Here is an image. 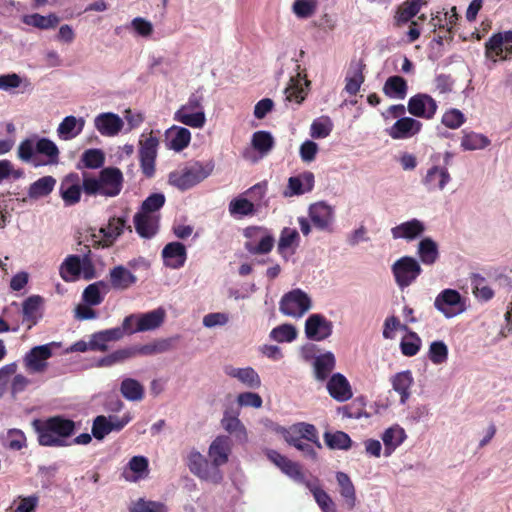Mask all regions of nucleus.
<instances>
[{
  "label": "nucleus",
  "mask_w": 512,
  "mask_h": 512,
  "mask_svg": "<svg viewBox=\"0 0 512 512\" xmlns=\"http://www.w3.org/2000/svg\"><path fill=\"white\" fill-rule=\"evenodd\" d=\"M333 129V123L329 117H321L314 120L310 127V135L314 139L326 138Z\"/></svg>",
  "instance_id": "603ef678"
},
{
  "label": "nucleus",
  "mask_w": 512,
  "mask_h": 512,
  "mask_svg": "<svg viewBox=\"0 0 512 512\" xmlns=\"http://www.w3.org/2000/svg\"><path fill=\"white\" fill-rule=\"evenodd\" d=\"M490 145V140L483 134L469 132L461 140V147L464 150L483 149Z\"/></svg>",
  "instance_id": "3c124183"
},
{
  "label": "nucleus",
  "mask_w": 512,
  "mask_h": 512,
  "mask_svg": "<svg viewBox=\"0 0 512 512\" xmlns=\"http://www.w3.org/2000/svg\"><path fill=\"white\" fill-rule=\"evenodd\" d=\"M485 56L497 61L512 58V30L493 34L485 43Z\"/></svg>",
  "instance_id": "0eeeda50"
},
{
  "label": "nucleus",
  "mask_w": 512,
  "mask_h": 512,
  "mask_svg": "<svg viewBox=\"0 0 512 512\" xmlns=\"http://www.w3.org/2000/svg\"><path fill=\"white\" fill-rule=\"evenodd\" d=\"M56 184L52 176H44L32 183L28 190V195L32 199H38L49 195Z\"/></svg>",
  "instance_id": "a19ab883"
},
{
  "label": "nucleus",
  "mask_w": 512,
  "mask_h": 512,
  "mask_svg": "<svg viewBox=\"0 0 512 512\" xmlns=\"http://www.w3.org/2000/svg\"><path fill=\"white\" fill-rule=\"evenodd\" d=\"M310 490L315 498V501L323 512H336L334 502L322 488L313 486L310 487Z\"/></svg>",
  "instance_id": "680f3d73"
},
{
  "label": "nucleus",
  "mask_w": 512,
  "mask_h": 512,
  "mask_svg": "<svg viewBox=\"0 0 512 512\" xmlns=\"http://www.w3.org/2000/svg\"><path fill=\"white\" fill-rule=\"evenodd\" d=\"M366 403L362 397L355 398L351 403L339 408L343 417L359 419L365 414Z\"/></svg>",
  "instance_id": "6e6d98bb"
},
{
  "label": "nucleus",
  "mask_w": 512,
  "mask_h": 512,
  "mask_svg": "<svg viewBox=\"0 0 512 512\" xmlns=\"http://www.w3.org/2000/svg\"><path fill=\"white\" fill-rule=\"evenodd\" d=\"M162 258L165 266L179 269L184 266L187 259V251L181 242H170L162 250Z\"/></svg>",
  "instance_id": "f3484780"
},
{
  "label": "nucleus",
  "mask_w": 512,
  "mask_h": 512,
  "mask_svg": "<svg viewBox=\"0 0 512 512\" xmlns=\"http://www.w3.org/2000/svg\"><path fill=\"white\" fill-rule=\"evenodd\" d=\"M125 229L130 233L132 232V227L126 224V220L124 218L112 217L109 219L107 226L102 227L99 230V233L102 234L103 238L101 240L93 239V245L101 246L103 248L110 247L118 237L123 234ZM92 237L97 238L95 234H93Z\"/></svg>",
  "instance_id": "f8f14e48"
},
{
  "label": "nucleus",
  "mask_w": 512,
  "mask_h": 512,
  "mask_svg": "<svg viewBox=\"0 0 512 512\" xmlns=\"http://www.w3.org/2000/svg\"><path fill=\"white\" fill-rule=\"evenodd\" d=\"M31 425L37 434L39 445L44 447L66 446V439L74 435L76 430V423L62 415L34 419Z\"/></svg>",
  "instance_id": "f257e3e1"
},
{
  "label": "nucleus",
  "mask_w": 512,
  "mask_h": 512,
  "mask_svg": "<svg viewBox=\"0 0 512 512\" xmlns=\"http://www.w3.org/2000/svg\"><path fill=\"white\" fill-rule=\"evenodd\" d=\"M188 466L190 471L200 479L212 482L213 484H219L223 480L221 470L214 467L212 463H209L199 452H192L189 455Z\"/></svg>",
  "instance_id": "6e6552de"
},
{
  "label": "nucleus",
  "mask_w": 512,
  "mask_h": 512,
  "mask_svg": "<svg viewBox=\"0 0 512 512\" xmlns=\"http://www.w3.org/2000/svg\"><path fill=\"white\" fill-rule=\"evenodd\" d=\"M365 64L362 61L351 62L347 75L345 77V88L344 90L349 95H356L361 85L363 84L365 77L363 70Z\"/></svg>",
  "instance_id": "cd10ccee"
},
{
  "label": "nucleus",
  "mask_w": 512,
  "mask_h": 512,
  "mask_svg": "<svg viewBox=\"0 0 512 512\" xmlns=\"http://www.w3.org/2000/svg\"><path fill=\"white\" fill-rule=\"evenodd\" d=\"M137 353L135 348L118 349L97 361L98 367H111L115 364L122 363L127 359L134 357Z\"/></svg>",
  "instance_id": "c03bdc74"
},
{
  "label": "nucleus",
  "mask_w": 512,
  "mask_h": 512,
  "mask_svg": "<svg viewBox=\"0 0 512 512\" xmlns=\"http://www.w3.org/2000/svg\"><path fill=\"white\" fill-rule=\"evenodd\" d=\"M42 304V297L39 295H32L28 297L22 305L23 320L29 322V328L35 325L38 321V312Z\"/></svg>",
  "instance_id": "37998d69"
},
{
  "label": "nucleus",
  "mask_w": 512,
  "mask_h": 512,
  "mask_svg": "<svg viewBox=\"0 0 512 512\" xmlns=\"http://www.w3.org/2000/svg\"><path fill=\"white\" fill-rule=\"evenodd\" d=\"M229 212L233 216L253 215L255 213V207L248 199L237 197L229 203Z\"/></svg>",
  "instance_id": "864d4df0"
},
{
  "label": "nucleus",
  "mask_w": 512,
  "mask_h": 512,
  "mask_svg": "<svg viewBox=\"0 0 512 512\" xmlns=\"http://www.w3.org/2000/svg\"><path fill=\"white\" fill-rule=\"evenodd\" d=\"M159 140L153 136V132L147 138L139 141V159L142 173L151 178L155 174V161Z\"/></svg>",
  "instance_id": "1a4fd4ad"
},
{
  "label": "nucleus",
  "mask_w": 512,
  "mask_h": 512,
  "mask_svg": "<svg viewBox=\"0 0 512 512\" xmlns=\"http://www.w3.org/2000/svg\"><path fill=\"white\" fill-rule=\"evenodd\" d=\"M391 384L393 389L400 394V402L406 403L410 397V388L413 384V377L411 371H402L395 374L391 378Z\"/></svg>",
  "instance_id": "f704fd0d"
},
{
  "label": "nucleus",
  "mask_w": 512,
  "mask_h": 512,
  "mask_svg": "<svg viewBox=\"0 0 512 512\" xmlns=\"http://www.w3.org/2000/svg\"><path fill=\"white\" fill-rule=\"evenodd\" d=\"M311 308L310 297L301 289H293L283 295L279 309L286 316L299 318Z\"/></svg>",
  "instance_id": "423d86ee"
},
{
  "label": "nucleus",
  "mask_w": 512,
  "mask_h": 512,
  "mask_svg": "<svg viewBox=\"0 0 512 512\" xmlns=\"http://www.w3.org/2000/svg\"><path fill=\"white\" fill-rule=\"evenodd\" d=\"M336 480L340 486V494L345 499L347 508L352 510L356 506V492L350 477L344 472H337Z\"/></svg>",
  "instance_id": "58836bf2"
},
{
  "label": "nucleus",
  "mask_w": 512,
  "mask_h": 512,
  "mask_svg": "<svg viewBox=\"0 0 512 512\" xmlns=\"http://www.w3.org/2000/svg\"><path fill=\"white\" fill-rule=\"evenodd\" d=\"M421 346V339L415 332H409L408 338H404L400 343L401 352L403 355L412 357L416 355Z\"/></svg>",
  "instance_id": "bf43d9fd"
},
{
  "label": "nucleus",
  "mask_w": 512,
  "mask_h": 512,
  "mask_svg": "<svg viewBox=\"0 0 512 512\" xmlns=\"http://www.w3.org/2000/svg\"><path fill=\"white\" fill-rule=\"evenodd\" d=\"M85 125L83 118L77 119L75 116H67L59 124L57 128V134L62 140H70L79 135Z\"/></svg>",
  "instance_id": "72a5a7b5"
},
{
  "label": "nucleus",
  "mask_w": 512,
  "mask_h": 512,
  "mask_svg": "<svg viewBox=\"0 0 512 512\" xmlns=\"http://www.w3.org/2000/svg\"><path fill=\"white\" fill-rule=\"evenodd\" d=\"M309 216L314 226L323 230L332 224L334 220V210L325 202H317L310 206Z\"/></svg>",
  "instance_id": "b1692460"
},
{
  "label": "nucleus",
  "mask_w": 512,
  "mask_h": 512,
  "mask_svg": "<svg viewBox=\"0 0 512 512\" xmlns=\"http://www.w3.org/2000/svg\"><path fill=\"white\" fill-rule=\"evenodd\" d=\"M407 91V81L398 75L390 76L383 86V93L392 99H404Z\"/></svg>",
  "instance_id": "c9c22d12"
},
{
  "label": "nucleus",
  "mask_w": 512,
  "mask_h": 512,
  "mask_svg": "<svg viewBox=\"0 0 512 512\" xmlns=\"http://www.w3.org/2000/svg\"><path fill=\"white\" fill-rule=\"evenodd\" d=\"M59 274L65 282L74 281L81 275V258L77 255H69L62 262Z\"/></svg>",
  "instance_id": "4c0bfd02"
},
{
  "label": "nucleus",
  "mask_w": 512,
  "mask_h": 512,
  "mask_svg": "<svg viewBox=\"0 0 512 512\" xmlns=\"http://www.w3.org/2000/svg\"><path fill=\"white\" fill-rule=\"evenodd\" d=\"M202 102V96L191 94L188 101L174 113V120L192 128H202L206 122Z\"/></svg>",
  "instance_id": "20e7f679"
},
{
  "label": "nucleus",
  "mask_w": 512,
  "mask_h": 512,
  "mask_svg": "<svg viewBox=\"0 0 512 512\" xmlns=\"http://www.w3.org/2000/svg\"><path fill=\"white\" fill-rule=\"evenodd\" d=\"M168 138L170 141L169 148L179 152L190 144L191 132L187 128L173 126L168 132Z\"/></svg>",
  "instance_id": "ea45409f"
},
{
  "label": "nucleus",
  "mask_w": 512,
  "mask_h": 512,
  "mask_svg": "<svg viewBox=\"0 0 512 512\" xmlns=\"http://www.w3.org/2000/svg\"><path fill=\"white\" fill-rule=\"evenodd\" d=\"M325 444L333 450H348L352 445L350 436L343 431L325 432Z\"/></svg>",
  "instance_id": "49530a36"
},
{
  "label": "nucleus",
  "mask_w": 512,
  "mask_h": 512,
  "mask_svg": "<svg viewBox=\"0 0 512 512\" xmlns=\"http://www.w3.org/2000/svg\"><path fill=\"white\" fill-rule=\"evenodd\" d=\"M450 180L451 177L447 168L434 165L427 170L423 178V184L429 191L443 190Z\"/></svg>",
  "instance_id": "bb28decb"
},
{
  "label": "nucleus",
  "mask_w": 512,
  "mask_h": 512,
  "mask_svg": "<svg viewBox=\"0 0 512 512\" xmlns=\"http://www.w3.org/2000/svg\"><path fill=\"white\" fill-rule=\"evenodd\" d=\"M425 230L424 224L418 219H412L410 221L401 223L391 229V233L394 239H407L412 240L421 235Z\"/></svg>",
  "instance_id": "7c9ffc66"
},
{
  "label": "nucleus",
  "mask_w": 512,
  "mask_h": 512,
  "mask_svg": "<svg viewBox=\"0 0 512 512\" xmlns=\"http://www.w3.org/2000/svg\"><path fill=\"white\" fill-rule=\"evenodd\" d=\"M137 282V277L123 265L114 266L109 271L110 289L124 291Z\"/></svg>",
  "instance_id": "412c9836"
},
{
  "label": "nucleus",
  "mask_w": 512,
  "mask_h": 512,
  "mask_svg": "<svg viewBox=\"0 0 512 512\" xmlns=\"http://www.w3.org/2000/svg\"><path fill=\"white\" fill-rule=\"evenodd\" d=\"M35 151L38 154L48 157V162L51 164L58 163L59 150L56 144L48 138H40L36 145Z\"/></svg>",
  "instance_id": "09e8293b"
},
{
  "label": "nucleus",
  "mask_w": 512,
  "mask_h": 512,
  "mask_svg": "<svg viewBox=\"0 0 512 512\" xmlns=\"http://www.w3.org/2000/svg\"><path fill=\"white\" fill-rule=\"evenodd\" d=\"M418 254L425 265L434 264L439 257L437 243L431 238L422 239L418 245Z\"/></svg>",
  "instance_id": "79ce46f5"
},
{
  "label": "nucleus",
  "mask_w": 512,
  "mask_h": 512,
  "mask_svg": "<svg viewBox=\"0 0 512 512\" xmlns=\"http://www.w3.org/2000/svg\"><path fill=\"white\" fill-rule=\"evenodd\" d=\"M274 138L268 131H257L252 136V146L255 150L265 155L274 147Z\"/></svg>",
  "instance_id": "de8ad7c7"
},
{
  "label": "nucleus",
  "mask_w": 512,
  "mask_h": 512,
  "mask_svg": "<svg viewBox=\"0 0 512 512\" xmlns=\"http://www.w3.org/2000/svg\"><path fill=\"white\" fill-rule=\"evenodd\" d=\"M428 357L433 364L440 365L448 359V347L443 341H434L430 344Z\"/></svg>",
  "instance_id": "4d7b16f0"
},
{
  "label": "nucleus",
  "mask_w": 512,
  "mask_h": 512,
  "mask_svg": "<svg viewBox=\"0 0 512 512\" xmlns=\"http://www.w3.org/2000/svg\"><path fill=\"white\" fill-rule=\"evenodd\" d=\"M438 104L436 100L426 93H417L410 97L407 111L414 117L431 120L436 115Z\"/></svg>",
  "instance_id": "9d476101"
},
{
  "label": "nucleus",
  "mask_w": 512,
  "mask_h": 512,
  "mask_svg": "<svg viewBox=\"0 0 512 512\" xmlns=\"http://www.w3.org/2000/svg\"><path fill=\"white\" fill-rule=\"evenodd\" d=\"M406 433L399 425L389 427L382 434V441L384 444V455L390 456L397 447H399L406 439Z\"/></svg>",
  "instance_id": "c756f323"
},
{
  "label": "nucleus",
  "mask_w": 512,
  "mask_h": 512,
  "mask_svg": "<svg viewBox=\"0 0 512 512\" xmlns=\"http://www.w3.org/2000/svg\"><path fill=\"white\" fill-rule=\"evenodd\" d=\"M81 185L80 176L75 173H69L61 181L59 192L66 206H73L81 199Z\"/></svg>",
  "instance_id": "dca6fc26"
},
{
  "label": "nucleus",
  "mask_w": 512,
  "mask_h": 512,
  "mask_svg": "<svg viewBox=\"0 0 512 512\" xmlns=\"http://www.w3.org/2000/svg\"><path fill=\"white\" fill-rule=\"evenodd\" d=\"M275 239L273 235L266 233L261 237L258 244H254L253 242H246L245 249L253 255H263L268 254L274 247Z\"/></svg>",
  "instance_id": "8fccbe9b"
},
{
  "label": "nucleus",
  "mask_w": 512,
  "mask_h": 512,
  "mask_svg": "<svg viewBox=\"0 0 512 512\" xmlns=\"http://www.w3.org/2000/svg\"><path fill=\"white\" fill-rule=\"evenodd\" d=\"M434 306L445 317L452 318L465 310L460 293L454 289L443 290L435 299Z\"/></svg>",
  "instance_id": "9b49d317"
},
{
  "label": "nucleus",
  "mask_w": 512,
  "mask_h": 512,
  "mask_svg": "<svg viewBox=\"0 0 512 512\" xmlns=\"http://www.w3.org/2000/svg\"><path fill=\"white\" fill-rule=\"evenodd\" d=\"M333 324L322 314H311L305 321L306 337L313 341H323L331 336Z\"/></svg>",
  "instance_id": "ddd939ff"
},
{
  "label": "nucleus",
  "mask_w": 512,
  "mask_h": 512,
  "mask_svg": "<svg viewBox=\"0 0 512 512\" xmlns=\"http://www.w3.org/2000/svg\"><path fill=\"white\" fill-rule=\"evenodd\" d=\"M165 204V196L162 193H153L148 196L141 205V212L152 213L160 210Z\"/></svg>",
  "instance_id": "69168bd1"
},
{
  "label": "nucleus",
  "mask_w": 512,
  "mask_h": 512,
  "mask_svg": "<svg viewBox=\"0 0 512 512\" xmlns=\"http://www.w3.org/2000/svg\"><path fill=\"white\" fill-rule=\"evenodd\" d=\"M84 166L89 169H97L103 166L105 155L100 149H88L81 157Z\"/></svg>",
  "instance_id": "13d9d810"
},
{
  "label": "nucleus",
  "mask_w": 512,
  "mask_h": 512,
  "mask_svg": "<svg viewBox=\"0 0 512 512\" xmlns=\"http://www.w3.org/2000/svg\"><path fill=\"white\" fill-rule=\"evenodd\" d=\"M123 181V174L119 168L106 167L100 171L98 178L83 174V191L89 196L115 197L120 194Z\"/></svg>",
  "instance_id": "f03ea898"
},
{
  "label": "nucleus",
  "mask_w": 512,
  "mask_h": 512,
  "mask_svg": "<svg viewBox=\"0 0 512 512\" xmlns=\"http://www.w3.org/2000/svg\"><path fill=\"white\" fill-rule=\"evenodd\" d=\"M317 8V2L314 0H295L293 3V12L299 18H308L312 16Z\"/></svg>",
  "instance_id": "774afa93"
},
{
  "label": "nucleus",
  "mask_w": 512,
  "mask_h": 512,
  "mask_svg": "<svg viewBox=\"0 0 512 512\" xmlns=\"http://www.w3.org/2000/svg\"><path fill=\"white\" fill-rule=\"evenodd\" d=\"M300 240L299 233L296 229L284 227L280 233L277 252L285 260L288 261L292 256Z\"/></svg>",
  "instance_id": "5701e85b"
},
{
  "label": "nucleus",
  "mask_w": 512,
  "mask_h": 512,
  "mask_svg": "<svg viewBox=\"0 0 512 512\" xmlns=\"http://www.w3.org/2000/svg\"><path fill=\"white\" fill-rule=\"evenodd\" d=\"M212 168L194 162L180 170L169 173L168 183L181 191H186L202 182L211 174Z\"/></svg>",
  "instance_id": "7ed1b4c3"
},
{
  "label": "nucleus",
  "mask_w": 512,
  "mask_h": 512,
  "mask_svg": "<svg viewBox=\"0 0 512 512\" xmlns=\"http://www.w3.org/2000/svg\"><path fill=\"white\" fill-rule=\"evenodd\" d=\"M94 125L99 133L103 136H115L123 128V120L114 113H101L96 116Z\"/></svg>",
  "instance_id": "4be33fe9"
},
{
  "label": "nucleus",
  "mask_w": 512,
  "mask_h": 512,
  "mask_svg": "<svg viewBox=\"0 0 512 512\" xmlns=\"http://www.w3.org/2000/svg\"><path fill=\"white\" fill-rule=\"evenodd\" d=\"M396 284L404 289L410 286L422 273L418 261L410 256L399 258L391 267Z\"/></svg>",
  "instance_id": "39448f33"
},
{
  "label": "nucleus",
  "mask_w": 512,
  "mask_h": 512,
  "mask_svg": "<svg viewBox=\"0 0 512 512\" xmlns=\"http://www.w3.org/2000/svg\"><path fill=\"white\" fill-rule=\"evenodd\" d=\"M120 393L126 400L138 402L143 400L145 396V389L138 380L133 378H124L120 384Z\"/></svg>",
  "instance_id": "e433bc0d"
},
{
  "label": "nucleus",
  "mask_w": 512,
  "mask_h": 512,
  "mask_svg": "<svg viewBox=\"0 0 512 512\" xmlns=\"http://www.w3.org/2000/svg\"><path fill=\"white\" fill-rule=\"evenodd\" d=\"M133 221L136 232L142 238L151 239L159 230V216L139 211L134 215Z\"/></svg>",
  "instance_id": "6ab92c4d"
},
{
  "label": "nucleus",
  "mask_w": 512,
  "mask_h": 512,
  "mask_svg": "<svg viewBox=\"0 0 512 512\" xmlns=\"http://www.w3.org/2000/svg\"><path fill=\"white\" fill-rule=\"evenodd\" d=\"M92 436L97 440H103L105 436L111 433L108 418L104 415H99L94 418L92 424Z\"/></svg>",
  "instance_id": "338daca9"
},
{
  "label": "nucleus",
  "mask_w": 512,
  "mask_h": 512,
  "mask_svg": "<svg viewBox=\"0 0 512 512\" xmlns=\"http://www.w3.org/2000/svg\"><path fill=\"white\" fill-rule=\"evenodd\" d=\"M110 291V286L107 282L100 280L89 284L83 291V301L92 306L100 305L104 300V295Z\"/></svg>",
  "instance_id": "473e14b6"
},
{
  "label": "nucleus",
  "mask_w": 512,
  "mask_h": 512,
  "mask_svg": "<svg viewBox=\"0 0 512 512\" xmlns=\"http://www.w3.org/2000/svg\"><path fill=\"white\" fill-rule=\"evenodd\" d=\"M52 356L49 344L33 347L24 357V364L30 373H42L47 367V360Z\"/></svg>",
  "instance_id": "4468645a"
},
{
  "label": "nucleus",
  "mask_w": 512,
  "mask_h": 512,
  "mask_svg": "<svg viewBox=\"0 0 512 512\" xmlns=\"http://www.w3.org/2000/svg\"><path fill=\"white\" fill-rule=\"evenodd\" d=\"M231 452V439L228 436H218L211 443L208 455L214 467L220 466L228 462Z\"/></svg>",
  "instance_id": "aec40b11"
},
{
  "label": "nucleus",
  "mask_w": 512,
  "mask_h": 512,
  "mask_svg": "<svg viewBox=\"0 0 512 512\" xmlns=\"http://www.w3.org/2000/svg\"><path fill=\"white\" fill-rule=\"evenodd\" d=\"M224 372L226 375L238 379L248 388L257 389L261 386V379L252 367L235 368L232 365H227L224 367Z\"/></svg>",
  "instance_id": "a878e982"
},
{
  "label": "nucleus",
  "mask_w": 512,
  "mask_h": 512,
  "mask_svg": "<svg viewBox=\"0 0 512 512\" xmlns=\"http://www.w3.org/2000/svg\"><path fill=\"white\" fill-rule=\"evenodd\" d=\"M295 431L297 433V437H302V439L314 443L318 448L322 447L321 443L319 442L317 429L314 425L308 423H299L295 426Z\"/></svg>",
  "instance_id": "e2e57ef3"
},
{
  "label": "nucleus",
  "mask_w": 512,
  "mask_h": 512,
  "mask_svg": "<svg viewBox=\"0 0 512 512\" xmlns=\"http://www.w3.org/2000/svg\"><path fill=\"white\" fill-rule=\"evenodd\" d=\"M309 85L310 81L306 78L302 79L299 73L296 76L291 77L284 90L285 100L297 105L302 104L308 95Z\"/></svg>",
  "instance_id": "a211bd4d"
},
{
  "label": "nucleus",
  "mask_w": 512,
  "mask_h": 512,
  "mask_svg": "<svg viewBox=\"0 0 512 512\" xmlns=\"http://www.w3.org/2000/svg\"><path fill=\"white\" fill-rule=\"evenodd\" d=\"M297 337V330L291 324H282L272 329L270 338L277 342H292Z\"/></svg>",
  "instance_id": "5fc2aeb1"
},
{
  "label": "nucleus",
  "mask_w": 512,
  "mask_h": 512,
  "mask_svg": "<svg viewBox=\"0 0 512 512\" xmlns=\"http://www.w3.org/2000/svg\"><path fill=\"white\" fill-rule=\"evenodd\" d=\"M423 124L412 117H401L391 127L386 129V133L394 140L409 139L418 134Z\"/></svg>",
  "instance_id": "2eb2a0df"
},
{
  "label": "nucleus",
  "mask_w": 512,
  "mask_h": 512,
  "mask_svg": "<svg viewBox=\"0 0 512 512\" xmlns=\"http://www.w3.org/2000/svg\"><path fill=\"white\" fill-rule=\"evenodd\" d=\"M335 367L333 353L327 352L318 356L314 361L315 376L318 380H325Z\"/></svg>",
  "instance_id": "a18cd8bd"
},
{
  "label": "nucleus",
  "mask_w": 512,
  "mask_h": 512,
  "mask_svg": "<svg viewBox=\"0 0 512 512\" xmlns=\"http://www.w3.org/2000/svg\"><path fill=\"white\" fill-rule=\"evenodd\" d=\"M327 390L332 398L339 402H344L352 397L351 386L346 379L340 373L332 375L327 382Z\"/></svg>",
  "instance_id": "393cba45"
},
{
  "label": "nucleus",
  "mask_w": 512,
  "mask_h": 512,
  "mask_svg": "<svg viewBox=\"0 0 512 512\" xmlns=\"http://www.w3.org/2000/svg\"><path fill=\"white\" fill-rule=\"evenodd\" d=\"M21 21L23 24L38 30H51L59 25L61 19L55 13H50L45 16L39 13H32L23 15Z\"/></svg>",
  "instance_id": "c85d7f7f"
},
{
  "label": "nucleus",
  "mask_w": 512,
  "mask_h": 512,
  "mask_svg": "<svg viewBox=\"0 0 512 512\" xmlns=\"http://www.w3.org/2000/svg\"><path fill=\"white\" fill-rule=\"evenodd\" d=\"M465 120L464 114L459 109L451 108L443 114L441 122L449 129H457Z\"/></svg>",
  "instance_id": "0e129e2a"
},
{
  "label": "nucleus",
  "mask_w": 512,
  "mask_h": 512,
  "mask_svg": "<svg viewBox=\"0 0 512 512\" xmlns=\"http://www.w3.org/2000/svg\"><path fill=\"white\" fill-rule=\"evenodd\" d=\"M130 512H167L165 504L157 501L139 499L129 509Z\"/></svg>",
  "instance_id": "052dcab7"
},
{
  "label": "nucleus",
  "mask_w": 512,
  "mask_h": 512,
  "mask_svg": "<svg viewBox=\"0 0 512 512\" xmlns=\"http://www.w3.org/2000/svg\"><path fill=\"white\" fill-rule=\"evenodd\" d=\"M136 330L139 332L154 330L162 325L166 313L163 308H157L147 313L139 314Z\"/></svg>",
  "instance_id": "2f4dec72"
}]
</instances>
